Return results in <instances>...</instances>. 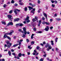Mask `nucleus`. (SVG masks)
I'll return each mask as SVG.
<instances>
[{
    "label": "nucleus",
    "mask_w": 61,
    "mask_h": 61,
    "mask_svg": "<svg viewBox=\"0 0 61 61\" xmlns=\"http://www.w3.org/2000/svg\"><path fill=\"white\" fill-rule=\"evenodd\" d=\"M23 29L24 32L22 31V33L25 34H23V36H22L23 37L25 38V35H26V34H27V32H26V29L24 27L23 28Z\"/></svg>",
    "instance_id": "obj_1"
},
{
    "label": "nucleus",
    "mask_w": 61,
    "mask_h": 61,
    "mask_svg": "<svg viewBox=\"0 0 61 61\" xmlns=\"http://www.w3.org/2000/svg\"><path fill=\"white\" fill-rule=\"evenodd\" d=\"M12 33L11 32L9 33H6L4 35V37L5 38L7 37V38H8V39H10V40H11V38H10V37H9V36H7L8 35H12Z\"/></svg>",
    "instance_id": "obj_2"
},
{
    "label": "nucleus",
    "mask_w": 61,
    "mask_h": 61,
    "mask_svg": "<svg viewBox=\"0 0 61 61\" xmlns=\"http://www.w3.org/2000/svg\"><path fill=\"white\" fill-rule=\"evenodd\" d=\"M18 12H20V10H18V9H15L14 10V12L15 14L16 15H17V11Z\"/></svg>",
    "instance_id": "obj_3"
},
{
    "label": "nucleus",
    "mask_w": 61,
    "mask_h": 61,
    "mask_svg": "<svg viewBox=\"0 0 61 61\" xmlns=\"http://www.w3.org/2000/svg\"><path fill=\"white\" fill-rule=\"evenodd\" d=\"M35 18H34L32 19V21L33 22H35L36 20H38V17L36 16L35 17Z\"/></svg>",
    "instance_id": "obj_4"
},
{
    "label": "nucleus",
    "mask_w": 61,
    "mask_h": 61,
    "mask_svg": "<svg viewBox=\"0 0 61 61\" xmlns=\"http://www.w3.org/2000/svg\"><path fill=\"white\" fill-rule=\"evenodd\" d=\"M29 17L28 16H27L25 20L28 23L30 22V20H29Z\"/></svg>",
    "instance_id": "obj_5"
},
{
    "label": "nucleus",
    "mask_w": 61,
    "mask_h": 61,
    "mask_svg": "<svg viewBox=\"0 0 61 61\" xmlns=\"http://www.w3.org/2000/svg\"><path fill=\"white\" fill-rule=\"evenodd\" d=\"M49 27L48 26H47L45 28V30L46 31H48L49 30Z\"/></svg>",
    "instance_id": "obj_6"
},
{
    "label": "nucleus",
    "mask_w": 61,
    "mask_h": 61,
    "mask_svg": "<svg viewBox=\"0 0 61 61\" xmlns=\"http://www.w3.org/2000/svg\"><path fill=\"white\" fill-rule=\"evenodd\" d=\"M6 42V43L8 45H10V46L12 45V43H10L9 42V41H7Z\"/></svg>",
    "instance_id": "obj_7"
},
{
    "label": "nucleus",
    "mask_w": 61,
    "mask_h": 61,
    "mask_svg": "<svg viewBox=\"0 0 61 61\" xmlns=\"http://www.w3.org/2000/svg\"><path fill=\"white\" fill-rule=\"evenodd\" d=\"M19 25L20 26H23L24 25L22 23H19V24H17L16 25V26H18V25Z\"/></svg>",
    "instance_id": "obj_8"
},
{
    "label": "nucleus",
    "mask_w": 61,
    "mask_h": 61,
    "mask_svg": "<svg viewBox=\"0 0 61 61\" xmlns=\"http://www.w3.org/2000/svg\"><path fill=\"white\" fill-rule=\"evenodd\" d=\"M7 16L9 19H12V16L10 15H8Z\"/></svg>",
    "instance_id": "obj_9"
},
{
    "label": "nucleus",
    "mask_w": 61,
    "mask_h": 61,
    "mask_svg": "<svg viewBox=\"0 0 61 61\" xmlns=\"http://www.w3.org/2000/svg\"><path fill=\"white\" fill-rule=\"evenodd\" d=\"M49 46V44L48 43H47L45 46V47L46 48H47V47H48Z\"/></svg>",
    "instance_id": "obj_10"
},
{
    "label": "nucleus",
    "mask_w": 61,
    "mask_h": 61,
    "mask_svg": "<svg viewBox=\"0 0 61 61\" xmlns=\"http://www.w3.org/2000/svg\"><path fill=\"white\" fill-rule=\"evenodd\" d=\"M35 8H34L31 11V13H33V14H35V13H34V11H35Z\"/></svg>",
    "instance_id": "obj_11"
},
{
    "label": "nucleus",
    "mask_w": 61,
    "mask_h": 61,
    "mask_svg": "<svg viewBox=\"0 0 61 61\" xmlns=\"http://www.w3.org/2000/svg\"><path fill=\"white\" fill-rule=\"evenodd\" d=\"M43 15H44L45 16V17H46V18H47V15H46V14L45 13H43Z\"/></svg>",
    "instance_id": "obj_12"
},
{
    "label": "nucleus",
    "mask_w": 61,
    "mask_h": 61,
    "mask_svg": "<svg viewBox=\"0 0 61 61\" xmlns=\"http://www.w3.org/2000/svg\"><path fill=\"white\" fill-rule=\"evenodd\" d=\"M19 20V19L18 18L16 19L15 20H14V22H15V21H18Z\"/></svg>",
    "instance_id": "obj_13"
},
{
    "label": "nucleus",
    "mask_w": 61,
    "mask_h": 61,
    "mask_svg": "<svg viewBox=\"0 0 61 61\" xmlns=\"http://www.w3.org/2000/svg\"><path fill=\"white\" fill-rule=\"evenodd\" d=\"M8 54L9 56H10L11 55V51H9L8 52Z\"/></svg>",
    "instance_id": "obj_14"
},
{
    "label": "nucleus",
    "mask_w": 61,
    "mask_h": 61,
    "mask_svg": "<svg viewBox=\"0 0 61 61\" xmlns=\"http://www.w3.org/2000/svg\"><path fill=\"white\" fill-rule=\"evenodd\" d=\"M19 44H15L13 46V47H16V46H18V45Z\"/></svg>",
    "instance_id": "obj_15"
},
{
    "label": "nucleus",
    "mask_w": 61,
    "mask_h": 61,
    "mask_svg": "<svg viewBox=\"0 0 61 61\" xmlns=\"http://www.w3.org/2000/svg\"><path fill=\"white\" fill-rule=\"evenodd\" d=\"M51 45L52 46L54 45V41H51Z\"/></svg>",
    "instance_id": "obj_16"
},
{
    "label": "nucleus",
    "mask_w": 61,
    "mask_h": 61,
    "mask_svg": "<svg viewBox=\"0 0 61 61\" xmlns=\"http://www.w3.org/2000/svg\"><path fill=\"white\" fill-rule=\"evenodd\" d=\"M19 4L20 5H24V3L22 2H19Z\"/></svg>",
    "instance_id": "obj_17"
},
{
    "label": "nucleus",
    "mask_w": 61,
    "mask_h": 61,
    "mask_svg": "<svg viewBox=\"0 0 61 61\" xmlns=\"http://www.w3.org/2000/svg\"><path fill=\"white\" fill-rule=\"evenodd\" d=\"M58 39V38L56 37L55 39V42L56 43L57 42V40Z\"/></svg>",
    "instance_id": "obj_18"
},
{
    "label": "nucleus",
    "mask_w": 61,
    "mask_h": 61,
    "mask_svg": "<svg viewBox=\"0 0 61 61\" xmlns=\"http://www.w3.org/2000/svg\"><path fill=\"white\" fill-rule=\"evenodd\" d=\"M22 56V54L21 53H19L18 55V56L19 57H21V56Z\"/></svg>",
    "instance_id": "obj_19"
},
{
    "label": "nucleus",
    "mask_w": 61,
    "mask_h": 61,
    "mask_svg": "<svg viewBox=\"0 0 61 61\" xmlns=\"http://www.w3.org/2000/svg\"><path fill=\"white\" fill-rule=\"evenodd\" d=\"M9 24H10V25H13V23L12 22H10L9 23Z\"/></svg>",
    "instance_id": "obj_20"
},
{
    "label": "nucleus",
    "mask_w": 61,
    "mask_h": 61,
    "mask_svg": "<svg viewBox=\"0 0 61 61\" xmlns=\"http://www.w3.org/2000/svg\"><path fill=\"white\" fill-rule=\"evenodd\" d=\"M24 10L25 11H26L27 10V7H25L24 8Z\"/></svg>",
    "instance_id": "obj_21"
},
{
    "label": "nucleus",
    "mask_w": 61,
    "mask_h": 61,
    "mask_svg": "<svg viewBox=\"0 0 61 61\" xmlns=\"http://www.w3.org/2000/svg\"><path fill=\"white\" fill-rule=\"evenodd\" d=\"M2 24H4V25H5L6 24V23H5V21H2Z\"/></svg>",
    "instance_id": "obj_22"
},
{
    "label": "nucleus",
    "mask_w": 61,
    "mask_h": 61,
    "mask_svg": "<svg viewBox=\"0 0 61 61\" xmlns=\"http://www.w3.org/2000/svg\"><path fill=\"white\" fill-rule=\"evenodd\" d=\"M48 48L50 49H52V47L50 46V45H49V46L48 47Z\"/></svg>",
    "instance_id": "obj_23"
},
{
    "label": "nucleus",
    "mask_w": 61,
    "mask_h": 61,
    "mask_svg": "<svg viewBox=\"0 0 61 61\" xmlns=\"http://www.w3.org/2000/svg\"><path fill=\"white\" fill-rule=\"evenodd\" d=\"M18 42H19V44H18L19 46H20L21 45V42H19V41H18Z\"/></svg>",
    "instance_id": "obj_24"
},
{
    "label": "nucleus",
    "mask_w": 61,
    "mask_h": 61,
    "mask_svg": "<svg viewBox=\"0 0 61 61\" xmlns=\"http://www.w3.org/2000/svg\"><path fill=\"white\" fill-rule=\"evenodd\" d=\"M43 56L44 57H46V54L45 53L44 55H43Z\"/></svg>",
    "instance_id": "obj_25"
},
{
    "label": "nucleus",
    "mask_w": 61,
    "mask_h": 61,
    "mask_svg": "<svg viewBox=\"0 0 61 61\" xmlns=\"http://www.w3.org/2000/svg\"><path fill=\"white\" fill-rule=\"evenodd\" d=\"M40 0H38L37 1V3L38 4H40Z\"/></svg>",
    "instance_id": "obj_26"
},
{
    "label": "nucleus",
    "mask_w": 61,
    "mask_h": 61,
    "mask_svg": "<svg viewBox=\"0 0 61 61\" xmlns=\"http://www.w3.org/2000/svg\"><path fill=\"white\" fill-rule=\"evenodd\" d=\"M51 2L52 4H53V3H55V1L54 0H52L51 1Z\"/></svg>",
    "instance_id": "obj_27"
},
{
    "label": "nucleus",
    "mask_w": 61,
    "mask_h": 61,
    "mask_svg": "<svg viewBox=\"0 0 61 61\" xmlns=\"http://www.w3.org/2000/svg\"><path fill=\"white\" fill-rule=\"evenodd\" d=\"M51 6H52V7H55V5L53 4Z\"/></svg>",
    "instance_id": "obj_28"
},
{
    "label": "nucleus",
    "mask_w": 61,
    "mask_h": 61,
    "mask_svg": "<svg viewBox=\"0 0 61 61\" xmlns=\"http://www.w3.org/2000/svg\"><path fill=\"white\" fill-rule=\"evenodd\" d=\"M45 24H46V25H49V23H48L47 22H46Z\"/></svg>",
    "instance_id": "obj_29"
},
{
    "label": "nucleus",
    "mask_w": 61,
    "mask_h": 61,
    "mask_svg": "<svg viewBox=\"0 0 61 61\" xmlns=\"http://www.w3.org/2000/svg\"><path fill=\"white\" fill-rule=\"evenodd\" d=\"M34 44V41H32L31 42V45H33Z\"/></svg>",
    "instance_id": "obj_30"
},
{
    "label": "nucleus",
    "mask_w": 61,
    "mask_h": 61,
    "mask_svg": "<svg viewBox=\"0 0 61 61\" xmlns=\"http://www.w3.org/2000/svg\"><path fill=\"white\" fill-rule=\"evenodd\" d=\"M19 32H21L22 33V30L21 29H19Z\"/></svg>",
    "instance_id": "obj_31"
},
{
    "label": "nucleus",
    "mask_w": 61,
    "mask_h": 61,
    "mask_svg": "<svg viewBox=\"0 0 61 61\" xmlns=\"http://www.w3.org/2000/svg\"><path fill=\"white\" fill-rule=\"evenodd\" d=\"M13 12V11H12V10H10L9 12V14H11V13H12Z\"/></svg>",
    "instance_id": "obj_32"
},
{
    "label": "nucleus",
    "mask_w": 61,
    "mask_h": 61,
    "mask_svg": "<svg viewBox=\"0 0 61 61\" xmlns=\"http://www.w3.org/2000/svg\"><path fill=\"white\" fill-rule=\"evenodd\" d=\"M11 3H12V4H14L15 3V2L14 1L12 0L11 2Z\"/></svg>",
    "instance_id": "obj_33"
},
{
    "label": "nucleus",
    "mask_w": 61,
    "mask_h": 61,
    "mask_svg": "<svg viewBox=\"0 0 61 61\" xmlns=\"http://www.w3.org/2000/svg\"><path fill=\"white\" fill-rule=\"evenodd\" d=\"M23 40L22 39L20 40L19 41V42H23Z\"/></svg>",
    "instance_id": "obj_34"
},
{
    "label": "nucleus",
    "mask_w": 61,
    "mask_h": 61,
    "mask_svg": "<svg viewBox=\"0 0 61 61\" xmlns=\"http://www.w3.org/2000/svg\"><path fill=\"white\" fill-rule=\"evenodd\" d=\"M6 6V5L5 4H4L3 5V7L4 8H5V7Z\"/></svg>",
    "instance_id": "obj_35"
},
{
    "label": "nucleus",
    "mask_w": 61,
    "mask_h": 61,
    "mask_svg": "<svg viewBox=\"0 0 61 61\" xmlns=\"http://www.w3.org/2000/svg\"><path fill=\"white\" fill-rule=\"evenodd\" d=\"M33 30L34 31H36V28H33Z\"/></svg>",
    "instance_id": "obj_36"
},
{
    "label": "nucleus",
    "mask_w": 61,
    "mask_h": 61,
    "mask_svg": "<svg viewBox=\"0 0 61 61\" xmlns=\"http://www.w3.org/2000/svg\"><path fill=\"white\" fill-rule=\"evenodd\" d=\"M56 19L57 21H60V20H61V19L59 18Z\"/></svg>",
    "instance_id": "obj_37"
},
{
    "label": "nucleus",
    "mask_w": 61,
    "mask_h": 61,
    "mask_svg": "<svg viewBox=\"0 0 61 61\" xmlns=\"http://www.w3.org/2000/svg\"><path fill=\"white\" fill-rule=\"evenodd\" d=\"M29 8L30 9H33V7H31L30 6H29Z\"/></svg>",
    "instance_id": "obj_38"
},
{
    "label": "nucleus",
    "mask_w": 61,
    "mask_h": 61,
    "mask_svg": "<svg viewBox=\"0 0 61 61\" xmlns=\"http://www.w3.org/2000/svg\"><path fill=\"white\" fill-rule=\"evenodd\" d=\"M13 38L14 39H15L16 38V36H15L13 37Z\"/></svg>",
    "instance_id": "obj_39"
},
{
    "label": "nucleus",
    "mask_w": 61,
    "mask_h": 61,
    "mask_svg": "<svg viewBox=\"0 0 61 61\" xmlns=\"http://www.w3.org/2000/svg\"><path fill=\"white\" fill-rule=\"evenodd\" d=\"M53 28V26H51L50 27V29L51 30H52Z\"/></svg>",
    "instance_id": "obj_40"
},
{
    "label": "nucleus",
    "mask_w": 61,
    "mask_h": 61,
    "mask_svg": "<svg viewBox=\"0 0 61 61\" xmlns=\"http://www.w3.org/2000/svg\"><path fill=\"white\" fill-rule=\"evenodd\" d=\"M40 11H41V9H39L38 10V13H40Z\"/></svg>",
    "instance_id": "obj_41"
},
{
    "label": "nucleus",
    "mask_w": 61,
    "mask_h": 61,
    "mask_svg": "<svg viewBox=\"0 0 61 61\" xmlns=\"http://www.w3.org/2000/svg\"><path fill=\"white\" fill-rule=\"evenodd\" d=\"M44 60L43 59V58H41L40 59V61H43Z\"/></svg>",
    "instance_id": "obj_42"
},
{
    "label": "nucleus",
    "mask_w": 61,
    "mask_h": 61,
    "mask_svg": "<svg viewBox=\"0 0 61 61\" xmlns=\"http://www.w3.org/2000/svg\"><path fill=\"white\" fill-rule=\"evenodd\" d=\"M10 46V45H7V47L9 48H10V46Z\"/></svg>",
    "instance_id": "obj_43"
},
{
    "label": "nucleus",
    "mask_w": 61,
    "mask_h": 61,
    "mask_svg": "<svg viewBox=\"0 0 61 61\" xmlns=\"http://www.w3.org/2000/svg\"><path fill=\"white\" fill-rule=\"evenodd\" d=\"M41 20H40L39 21V24H41Z\"/></svg>",
    "instance_id": "obj_44"
},
{
    "label": "nucleus",
    "mask_w": 61,
    "mask_h": 61,
    "mask_svg": "<svg viewBox=\"0 0 61 61\" xmlns=\"http://www.w3.org/2000/svg\"><path fill=\"white\" fill-rule=\"evenodd\" d=\"M39 48V46H38L36 47V49H38Z\"/></svg>",
    "instance_id": "obj_45"
},
{
    "label": "nucleus",
    "mask_w": 61,
    "mask_h": 61,
    "mask_svg": "<svg viewBox=\"0 0 61 61\" xmlns=\"http://www.w3.org/2000/svg\"><path fill=\"white\" fill-rule=\"evenodd\" d=\"M11 51L12 52H14V50L13 49H11Z\"/></svg>",
    "instance_id": "obj_46"
},
{
    "label": "nucleus",
    "mask_w": 61,
    "mask_h": 61,
    "mask_svg": "<svg viewBox=\"0 0 61 61\" xmlns=\"http://www.w3.org/2000/svg\"><path fill=\"white\" fill-rule=\"evenodd\" d=\"M42 24H43V25H45V24H46V22H45V21H43L42 22Z\"/></svg>",
    "instance_id": "obj_47"
},
{
    "label": "nucleus",
    "mask_w": 61,
    "mask_h": 61,
    "mask_svg": "<svg viewBox=\"0 0 61 61\" xmlns=\"http://www.w3.org/2000/svg\"><path fill=\"white\" fill-rule=\"evenodd\" d=\"M10 32L11 33H14V30H11L10 31Z\"/></svg>",
    "instance_id": "obj_48"
},
{
    "label": "nucleus",
    "mask_w": 61,
    "mask_h": 61,
    "mask_svg": "<svg viewBox=\"0 0 61 61\" xmlns=\"http://www.w3.org/2000/svg\"><path fill=\"white\" fill-rule=\"evenodd\" d=\"M26 41L27 42V43H28V42L29 41L28 40V39H26Z\"/></svg>",
    "instance_id": "obj_49"
},
{
    "label": "nucleus",
    "mask_w": 61,
    "mask_h": 61,
    "mask_svg": "<svg viewBox=\"0 0 61 61\" xmlns=\"http://www.w3.org/2000/svg\"><path fill=\"white\" fill-rule=\"evenodd\" d=\"M43 44L44 45H46V42L45 41H44L43 42Z\"/></svg>",
    "instance_id": "obj_50"
},
{
    "label": "nucleus",
    "mask_w": 61,
    "mask_h": 61,
    "mask_svg": "<svg viewBox=\"0 0 61 61\" xmlns=\"http://www.w3.org/2000/svg\"><path fill=\"white\" fill-rule=\"evenodd\" d=\"M39 33H40V34H41V33H42V31H39Z\"/></svg>",
    "instance_id": "obj_51"
},
{
    "label": "nucleus",
    "mask_w": 61,
    "mask_h": 61,
    "mask_svg": "<svg viewBox=\"0 0 61 61\" xmlns=\"http://www.w3.org/2000/svg\"><path fill=\"white\" fill-rule=\"evenodd\" d=\"M42 19L43 20H45V18L43 17H42Z\"/></svg>",
    "instance_id": "obj_52"
},
{
    "label": "nucleus",
    "mask_w": 61,
    "mask_h": 61,
    "mask_svg": "<svg viewBox=\"0 0 61 61\" xmlns=\"http://www.w3.org/2000/svg\"><path fill=\"white\" fill-rule=\"evenodd\" d=\"M32 5V7L35 6V4L32 5Z\"/></svg>",
    "instance_id": "obj_53"
},
{
    "label": "nucleus",
    "mask_w": 61,
    "mask_h": 61,
    "mask_svg": "<svg viewBox=\"0 0 61 61\" xmlns=\"http://www.w3.org/2000/svg\"><path fill=\"white\" fill-rule=\"evenodd\" d=\"M40 44L41 45V46H44V45L42 43H41Z\"/></svg>",
    "instance_id": "obj_54"
},
{
    "label": "nucleus",
    "mask_w": 61,
    "mask_h": 61,
    "mask_svg": "<svg viewBox=\"0 0 61 61\" xmlns=\"http://www.w3.org/2000/svg\"><path fill=\"white\" fill-rule=\"evenodd\" d=\"M27 54L28 55H30V53L29 52H28L27 53Z\"/></svg>",
    "instance_id": "obj_55"
},
{
    "label": "nucleus",
    "mask_w": 61,
    "mask_h": 61,
    "mask_svg": "<svg viewBox=\"0 0 61 61\" xmlns=\"http://www.w3.org/2000/svg\"><path fill=\"white\" fill-rule=\"evenodd\" d=\"M12 54L13 55H14V56H15V53H12Z\"/></svg>",
    "instance_id": "obj_56"
},
{
    "label": "nucleus",
    "mask_w": 61,
    "mask_h": 61,
    "mask_svg": "<svg viewBox=\"0 0 61 61\" xmlns=\"http://www.w3.org/2000/svg\"><path fill=\"white\" fill-rule=\"evenodd\" d=\"M53 20L52 19H50V21H51V22H52Z\"/></svg>",
    "instance_id": "obj_57"
},
{
    "label": "nucleus",
    "mask_w": 61,
    "mask_h": 61,
    "mask_svg": "<svg viewBox=\"0 0 61 61\" xmlns=\"http://www.w3.org/2000/svg\"><path fill=\"white\" fill-rule=\"evenodd\" d=\"M30 47H31V46H28V48H30Z\"/></svg>",
    "instance_id": "obj_58"
},
{
    "label": "nucleus",
    "mask_w": 61,
    "mask_h": 61,
    "mask_svg": "<svg viewBox=\"0 0 61 61\" xmlns=\"http://www.w3.org/2000/svg\"><path fill=\"white\" fill-rule=\"evenodd\" d=\"M49 49H49L48 48L47 49V51H49Z\"/></svg>",
    "instance_id": "obj_59"
},
{
    "label": "nucleus",
    "mask_w": 61,
    "mask_h": 61,
    "mask_svg": "<svg viewBox=\"0 0 61 61\" xmlns=\"http://www.w3.org/2000/svg\"><path fill=\"white\" fill-rule=\"evenodd\" d=\"M56 51H57V50H58V48H57L56 47Z\"/></svg>",
    "instance_id": "obj_60"
},
{
    "label": "nucleus",
    "mask_w": 61,
    "mask_h": 61,
    "mask_svg": "<svg viewBox=\"0 0 61 61\" xmlns=\"http://www.w3.org/2000/svg\"><path fill=\"white\" fill-rule=\"evenodd\" d=\"M14 5H15V6H17V4H15Z\"/></svg>",
    "instance_id": "obj_61"
},
{
    "label": "nucleus",
    "mask_w": 61,
    "mask_h": 61,
    "mask_svg": "<svg viewBox=\"0 0 61 61\" xmlns=\"http://www.w3.org/2000/svg\"><path fill=\"white\" fill-rule=\"evenodd\" d=\"M55 4H56L57 3V2L56 1H55Z\"/></svg>",
    "instance_id": "obj_62"
},
{
    "label": "nucleus",
    "mask_w": 61,
    "mask_h": 61,
    "mask_svg": "<svg viewBox=\"0 0 61 61\" xmlns=\"http://www.w3.org/2000/svg\"><path fill=\"white\" fill-rule=\"evenodd\" d=\"M33 55H36V53L35 52H33Z\"/></svg>",
    "instance_id": "obj_63"
},
{
    "label": "nucleus",
    "mask_w": 61,
    "mask_h": 61,
    "mask_svg": "<svg viewBox=\"0 0 61 61\" xmlns=\"http://www.w3.org/2000/svg\"><path fill=\"white\" fill-rule=\"evenodd\" d=\"M2 61H5V59H3L2 60Z\"/></svg>",
    "instance_id": "obj_64"
}]
</instances>
